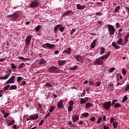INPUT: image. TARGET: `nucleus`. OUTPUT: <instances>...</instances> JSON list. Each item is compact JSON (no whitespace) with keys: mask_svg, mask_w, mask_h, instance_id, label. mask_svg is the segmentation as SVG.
Listing matches in <instances>:
<instances>
[{"mask_svg":"<svg viewBox=\"0 0 129 129\" xmlns=\"http://www.w3.org/2000/svg\"><path fill=\"white\" fill-rule=\"evenodd\" d=\"M69 104L70 106H73L74 105V101L71 100L69 102Z\"/></svg>","mask_w":129,"mask_h":129,"instance_id":"42","label":"nucleus"},{"mask_svg":"<svg viewBox=\"0 0 129 129\" xmlns=\"http://www.w3.org/2000/svg\"><path fill=\"white\" fill-rule=\"evenodd\" d=\"M114 108H118L121 107V105L119 103H116L114 105Z\"/></svg>","mask_w":129,"mask_h":129,"instance_id":"31","label":"nucleus"},{"mask_svg":"<svg viewBox=\"0 0 129 129\" xmlns=\"http://www.w3.org/2000/svg\"><path fill=\"white\" fill-rule=\"evenodd\" d=\"M95 15H96V16H102L103 14L101 12H97L95 13Z\"/></svg>","mask_w":129,"mask_h":129,"instance_id":"57","label":"nucleus"},{"mask_svg":"<svg viewBox=\"0 0 129 129\" xmlns=\"http://www.w3.org/2000/svg\"><path fill=\"white\" fill-rule=\"evenodd\" d=\"M123 41L124 45H126L128 42V35L127 34L124 38Z\"/></svg>","mask_w":129,"mask_h":129,"instance_id":"24","label":"nucleus"},{"mask_svg":"<svg viewBox=\"0 0 129 129\" xmlns=\"http://www.w3.org/2000/svg\"><path fill=\"white\" fill-rule=\"evenodd\" d=\"M110 56V51H108L107 53L102 55V56L97 58L94 61V65H102L103 64V60H106L108 57Z\"/></svg>","mask_w":129,"mask_h":129,"instance_id":"1","label":"nucleus"},{"mask_svg":"<svg viewBox=\"0 0 129 129\" xmlns=\"http://www.w3.org/2000/svg\"><path fill=\"white\" fill-rule=\"evenodd\" d=\"M17 85H12V86H11L9 90H16V89H17Z\"/></svg>","mask_w":129,"mask_h":129,"instance_id":"34","label":"nucleus"},{"mask_svg":"<svg viewBox=\"0 0 129 129\" xmlns=\"http://www.w3.org/2000/svg\"><path fill=\"white\" fill-rule=\"evenodd\" d=\"M46 63H47V61L44 58H41L39 62L40 65H44Z\"/></svg>","mask_w":129,"mask_h":129,"instance_id":"22","label":"nucleus"},{"mask_svg":"<svg viewBox=\"0 0 129 129\" xmlns=\"http://www.w3.org/2000/svg\"><path fill=\"white\" fill-rule=\"evenodd\" d=\"M83 123H84V121L81 120L78 122V124H80L81 125H83Z\"/></svg>","mask_w":129,"mask_h":129,"instance_id":"60","label":"nucleus"},{"mask_svg":"<svg viewBox=\"0 0 129 129\" xmlns=\"http://www.w3.org/2000/svg\"><path fill=\"white\" fill-rule=\"evenodd\" d=\"M115 70V68L113 67L109 70V73H112V72H113V71H114Z\"/></svg>","mask_w":129,"mask_h":129,"instance_id":"46","label":"nucleus"},{"mask_svg":"<svg viewBox=\"0 0 129 129\" xmlns=\"http://www.w3.org/2000/svg\"><path fill=\"white\" fill-rule=\"evenodd\" d=\"M71 13H72V10L67 11V12H65L63 13L62 16L63 17H64V16H68V15H70Z\"/></svg>","mask_w":129,"mask_h":129,"instance_id":"25","label":"nucleus"},{"mask_svg":"<svg viewBox=\"0 0 129 129\" xmlns=\"http://www.w3.org/2000/svg\"><path fill=\"white\" fill-rule=\"evenodd\" d=\"M110 106H111V101H110L106 102L103 104V107H104L106 110H108V109L110 108Z\"/></svg>","mask_w":129,"mask_h":129,"instance_id":"7","label":"nucleus"},{"mask_svg":"<svg viewBox=\"0 0 129 129\" xmlns=\"http://www.w3.org/2000/svg\"><path fill=\"white\" fill-rule=\"evenodd\" d=\"M16 82V77L14 76H11V77L6 82L7 84H11L12 83H15Z\"/></svg>","mask_w":129,"mask_h":129,"instance_id":"10","label":"nucleus"},{"mask_svg":"<svg viewBox=\"0 0 129 129\" xmlns=\"http://www.w3.org/2000/svg\"><path fill=\"white\" fill-rule=\"evenodd\" d=\"M108 32L110 36H113L114 33H115V28L114 27L111 25L107 24Z\"/></svg>","mask_w":129,"mask_h":129,"instance_id":"3","label":"nucleus"},{"mask_svg":"<svg viewBox=\"0 0 129 129\" xmlns=\"http://www.w3.org/2000/svg\"><path fill=\"white\" fill-rule=\"evenodd\" d=\"M7 18H10L12 19L11 21H13V22H16L19 18V14H18V13H14L13 14L7 16Z\"/></svg>","mask_w":129,"mask_h":129,"instance_id":"5","label":"nucleus"},{"mask_svg":"<svg viewBox=\"0 0 129 129\" xmlns=\"http://www.w3.org/2000/svg\"><path fill=\"white\" fill-rule=\"evenodd\" d=\"M116 44H117V45H119L120 46H124V43L123 42V39L122 38H119V40L116 42Z\"/></svg>","mask_w":129,"mask_h":129,"instance_id":"13","label":"nucleus"},{"mask_svg":"<svg viewBox=\"0 0 129 129\" xmlns=\"http://www.w3.org/2000/svg\"><path fill=\"white\" fill-rule=\"evenodd\" d=\"M50 115H51V113L48 112L45 116H44V120H45V119H47V118H48V116H50Z\"/></svg>","mask_w":129,"mask_h":129,"instance_id":"47","label":"nucleus"},{"mask_svg":"<svg viewBox=\"0 0 129 129\" xmlns=\"http://www.w3.org/2000/svg\"><path fill=\"white\" fill-rule=\"evenodd\" d=\"M89 83L90 84H91V85H94V80H93V78H90L89 80Z\"/></svg>","mask_w":129,"mask_h":129,"instance_id":"33","label":"nucleus"},{"mask_svg":"<svg viewBox=\"0 0 129 129\" xmlns=\"http://www.w3.org/2000/svg\"><path fill=\"white\" fill-rule=\"evenodd\" d=\"M25 66H26L25 63H21L18 66V68H19V69H22V68H24Z\"/></svg>","mask_w":129,"mask_h":129,"instance_id":"35","label":"nucleus"},{"mask_svg":"<svg viewBox=\"0 0 129 129\" xmlns=\"http://www.w3.org/2000/svg\"><path fill=\"white\" fill-rule=\"evenodd\" d=\"M64 29H65V26H64L63 27H59V30L60 31V32H63Z\"/></svg>","mask_w":129,"mask_h":129,"instance_id":"52","label":"nucleus"},{"mask_svg":"<svg viewBox=\"0 0 129 129\" xmlns=\"http://www.w3.org/2000/svg\"><path fill=\"white\" fill-rule=\"evenodd\" d=\"M115 102H117V99L112 100V105H113V104H114V103H115Z\"/></svg>","mask_w":129,"mask_h":129,"instance_id":"62","label":"nucleus"},{"mask_svg":"<svg viewBox=\"0 0 129 129\" xmlns=\"http://www.w3.org/2000/svg\"><path fill=\"white\" fill-rule=\"evenodd\" d=\"M100 54H101V55H103V54H104V52H105V48H104V47H101L100 48Z\"/></svg>","mask_w":129,"mask_h":129,"instance_id":"28","label":"nucleus"},{"mask_svg":"<svg viewBox=\"0 0 129 129\" xmlns=\"http://www.w3.org/2000/svg\"><path fill=\"white\" fill-rule=\"evenodd\" d=\"M75 32H76V30L75 29H72L70 32V35H73V34H74V33H75Z\"/></svg>","mask_w":129,"mask_h":129,"instance_id":"51","label":"nucleus"},{"mask_svg":"<svg viewBox=\"0 0 129 129\" xmlns=\"http://www.w3.org/2000/svg\"><path fill=\"white\" fill-rule=\"evenodd\" d=\"M112 46L114 48V49H116L117 50L118 49H120V46H119L116 43L113 42L112 43Z\"/></svg>","mask_w":129,"mask_h":129,"instance_id":"19","label":"nucleus"},{"mask_svg":"<svg viewBox=\"0 0 129 129\" xmlns=\"http://www.w3.org/2000/svg\"><path fill=\"white\" fill-rule=\"evenodd\" d=\"M38 107H39V110H43V109L42 108V106L41 105V104L39 103L38 104Z\"/></svg>","mask_w":129,"mask_h":129,"instance_id":"58","label":"nucleus"},{"mask_svg":"<svg viewBox=\"0 0 129 129\" xmlns=\"http://www.w3.org/2000/svg\"><path fill=\"white\" fill-rule=\"evenodd\" d=\"M54 55H58L59 54V50H55L54 51Z\"/></svg>","mask_w":129,"mask_h":129,"instance_id":"63","label":"nucleus"},{"mask_svg":"<svg viewBox=\"0 0 129 129\" xmlns=\"http://www.w3.org/2000/svg\"><path fill=\"white\" fill-rule=\"evenodd\" d=\"M55 109V106H51L49 109V112H53V111Z\"/></svg>","mask_w":129,"mask_h":129,"instance_id":"40","label":"nucleus"},{"mask_svg":"<svg viewBox=\"0 0 129 129\" xmlns=\"http://www.w3.org/2000/svg\"><path fill=\"white\" fill-rule=\"evenodd\" d=\"M39 5V3L37 0H35L34 1L32 2V3L30 4V8H37Z\"/></svg>","mask_w":129,"mask_h":129,"instance_id":"11","label":"nucleus"},{"mask_svg":"<svg viewBox=\"0 0 129 129\" xmlns=\"http://www.w3.org/2000/svg\"><path fill=\"white\" fill-rule=\"evenodd\" d=\"M57 107L58 109H64V105H63V100H60L57 103Z\"/></svg>","mask_w":129,"mask_h":129,"instance_id":"9","label":"nucleus"},{"mask_svg":"<svg viewBox=\"0 0 129 129\" xmlns=\"http://www.w3.org/2000/svg\"><path fill=\"white\" fill-rule=\"evenodd\" d=\"M45 121V120H41V121H40V122H39V125H42V124H43V123H44V121Z\"/></svg>","mask_w":129,"mask_h":129,"instance_id":"61","label":"nucleus"},{"mask_svg":"<svg viewBox=\"0 0 129 129\" xmlns=\"http://www.w3.org/2000/svg\"><path fill=\"white\" fill-rule=\"evenodd\" d=\"M122 73L123 75H126V70L125 69H122Z\"/></svg>","mask_w":129,"mask_h":129,"instance_id":"50","label":"nucleus"},{"mask_svg":"<svg viewBox=\"0 0 129 129\" xmlns=\"http://www.w3.org/2000/svg\"><path fill=\"white\" fill-rule=\"evenodd\" d=\"M10 86H11V85H7L6 86L4 87L3 90H4V91H6V90H8V89H9V88H10Z\"/></svg>","mask_w":129,"mask_h":129,"instance_id":"39","label":"nucleus"},{"mask_svg":"<svg viewBox=\"0 0 129 129\" xmlns=\"http://www.w3.org/2000/svg\"><path fill=\"white\" fill-rule=\"evenodd\" d=\"M46 87H52V84L51 83H46L45 85Z\"/></svg>","mask_w":129,"mask_h":129,"instance_id":"48","label":"nucleus"},{"mask_svg":"<svg viewBox=\"0 0 129 129\" xmlns=\"http://www.w3.org/2000/svg\"><path fill=\"white\" fill-rule=\"evenodd\" d=\"M18 59H20L21 60H23V61H25V60H26L27 61H30V60L29 58H24L23 56H19Z\"/></svg>","mask_w":129,"mask_h":129,"instance_id":"30","label":"nucleus"},{"mask_svg":"<svg viewBox=\"0 0 129 129\" xmlns=\"http://www.w3.org/2000/svg\"><path fill=\"white\" fill-rule=\"evenodd\" d=\"M90 120L91 121H95V117H92L90 118Z\"/></svg>","mask_w":129,"mask_h":129,"instance_id":"59","label":"nucleus"},{"mask_svg":"<svg viewBox=\"0 0 129 129\" xmlns=\"http://www.w3.org/2000/svg\"><path fill=\"white\" fill-rule=\"evenodd\" d=\"M40 29H41V26H40V25H38L35 27V30L36 32H39V31H40Z\"/></svg>","mask_w":129,"mask_h":129,"instance_id":"43","label":"nucleus"},{"mask_svg":"<svg viewBox=\"0 0 129 129\" xmlns=\"http://www.w3.org/2000/svg\"><path fill=\"white\" fill-rule=\"evenodd\" d=\"M48 72L49 73H59L60 70L57 67L51 66L48 69Z\"/></svg>","mask_w":129,"mask_h":129,"instance_id":"2","label":"nucleus"},{"mask_svg":"<svg viewBox=\"0 0 129 129\" xmlns=\"http://www.w3.org/2000/svg\"><path fill=\"white\" fill-rule=\"evenodd\" d=\"M78 68V66L75 65L74 67H70L69 69V70L72 71V70H76V69H77Z\"/></svg>","mask_w":129,"mask_h":129,"instance_id":"32","label":"nucleus"},{"mask_svg":"<svg viewBox=\"0 0 129 129\" xmlns=\"http://www.w3.org/2000/svg\"><path fill=\"white\" fill-rule=\"evenodd\" d=\"M72 50L71 47L67 48L64 51H63V53L67 54V55H70L71 54Z\"/></svg>","mask_w":129,"mask_h":129,"instance_id":"17","label":"nucleus"},{"mask_svg":"<svg viewBox=\"0 0 129 129\" xmlns=\"http://www.w3.org/2000/svg\"><path fill=\"white\" fill-rule=\"evenodd\" d=\"M42 48H44V49L47 48L49 50H53L54 48H55V45L54 44H51L49 43H46L44 44H43L42 45Z\"/></svg>","mask_w":129,"mask_h":129,"instance_id":"4","label":"nucleus"},{"mask_svg":"<svg viewBox=\"0 0 129 129\" xmlns=\"http://www.w3.org/2000/svg\"><path fill=\"white\" fill-rule=\"evenodd\" d=\"M11 74H12V70L10 69H7V74L4 77H0V80H6L10 77Z\"/></svg>","mask_w":129,"mask_h":129,"instance_id":"6","label":"nucleus"},{"mask_svg":"<svg viewBox=\"0 0 129 129\" xmlns=\"http://www.w3.org/2000/svg\"><path fill=\"white\" fill-rule=\"evenodd\" d=\"M77 9L78 10H84V9H85V6L84 5L81 6L80 4H77Z\"/></svg>","mask_w":129,"mask_h":129,"instance_id":"20","label":"nucleus"},{"mask_svg":"<svg viewBox=\"0 0 129 129\" xmlns=\"http://www.w3.org/2000/svg\"><path fill=\"white\" fill-rule=\"evenodd\" d=\"M26 83H27V82H26L25 81H23L21 82V83L20 84V85H21V86L26 85Z\"/></svg>","mask_w":129,"mask_h":129,"instance_id":"55","label":"nucleus"},{"mask_svg":"<svg viewBox=\"0 0 129 129\" xmlns=\"http://www.w3.org/2000/svg\"><path fill=\"white\" fill-rule=\"evenodd\" d=\"M8 126H11V125H13L14 123H15V120H12L10 122L7 121Z\"/></svg>","mask_w":129,"mask_h":129,"instance_id":"27","label":"nucleus"},{"mask_svg":"<svg viewBox=\"0 0 129 129\" xmlns=\"http://www.w3.org/2000/svg\"><path fill=\"white\" fill-rule=\"evenodd\" d=\"M110 122L111 123H112L114 122V117H112L110 118Z\"/></svg>","mask_w":129,"mask_h":129,"instance_id":"54","label":"nucleus"},{"mask_svg":"<svg viewBox=\"0 0 129 129\" xmlns=\"http://www.w3.org/2000/svg\"><path fill=\"white\" fill-rule=\"evenodd\" d=\"M9 115H10V114L9 113L6 112L4 115V117L5 118H7V117H8V116H9Z\"/></svg>","mask_w":129,"mask_h":129,"instance_id":"56","label":"nucleus"},{"mask_svg":"<svg viewBox=\"0 0 129 129\" xmlns=\"http://www.w3.org/2000/svg\"><path fill=\"white\" fill-rule=\"evenodd\" d=\"M30 117H31V120H37L38 119V118H39V114L36 113L33 115H31Z\"/></svg>","mask_w":129,"mask_h":129,"instance_id":"14","label":"nucleus"},{"mask_svg":"<svg viewBox=\"0 0 129 129\" xmlns=\"http://www.w3.org/2000/svg\"><path fill=\"white\" fill-rule=\"evenodd\" d=\"M119 10H120V6H118L116 7L115 10H114L113 13H118V12H119Z\"/></svg>","mask_w":129,"mask_h":129,"instance_id":"29","label":"nucleus"},{"mask_svg":"<svg viewBox=\"0 0 129 129\" xmlns=\"http://www.w3.org/2000/svg\"><path fill=\"white\" fill-rule=\"evenodd\" d=\"M104 129H109V127L108 126H106L105 125H103Z\"/></svg>","mask_w":129,"mask_h":129,"instance_id":"64","label":"nucleus"},{"mask_svg":"<svg viewBox=\"0 0 129 129\" xmlns=\"http://www.w3.org/2000/svg\"><path fill=\"white\" fill-rule=\"evenodd\" d=\"M95 84H96V86H97V87L100 86V84H101V82H100V81H97L95 83Z\"/></svg>","mask_w":129,"mask_h":129,"instance_id":"53","label":"nucleus"},{"mask_svg":"<svg viewBox=\"0 0 129 129\" xmlns=\"http://www.w3.org/2000/svg\"><path fill=\"white\" fill-rule=\"evenodd\" d=\"M86 103V100L84 98H81L80 104H85Z\"/></svg>","mask_w":129,"mask_h":129,"instance_id":"37","label":"nucleus"},{"mask_svg":"<svg viewBox=\"0 0 129 129\" xmlns=\"http://www.w3.org/2000/svg\"><path fill=\"white\" fill-rule=\"evenodd\" d=\"M31 39H32V36L30 35L26 37V38L25 39V45L26 48H28V47H29L30 44H31Z\"/></svg>","mask_w":129,"mask_h":129,"instance_id":"8","label":"nucleus"},{"mask_svg":"<svg viewBox=\"0 0 129 129\" xmlns=\"http://www.w3.org/2000/svg\"><path fill=\"white\" fill-rule=\"evenodd\" d=\"M12 69H17V66L14 63H11Z\"/></svg>","mask_w":129,"mask_h":129,"instance_id":"45","label":"nucleus"},{"mask_svg":"<svg viewBox=\"0 0 129 129\" xmlns=\"http://www.w3.org/2000/svg\"><path fill=\"white\" fill-rule=\"evenodd\" d=\"M72 118L73 119V122H77L79 120V115L75 114L73 115Z\"/></svg>","mask_w":129,"mask_h":129,"instance_id":"12","label":"nucleus"},{"mask_svg":"<svg viewBox=\"0 0 129 129\" xmlns=\"http://www.w3.org/2000/svg\"><path fill=\"white\" fill-rule=\"evenodd\" d=\"M126 100H127V97L126 96H124L122 100V103L125 102V101H126Z\"/></svg>","mask_w":129,"mask_h":129,"instance_id":"41","label":"nucleus"},{"mask_svg":"<svg viewBox=\"0 0 129 129\" xmlns=\"http://www.w3.org/2000/svg\"><path fill=\"white\" fill-rule=\"evenodd\" d=\"M60 27H62V24H58L56 26H55L54 28V32L55 34H57V31Z\"/></svg>","mask_w":129,"mask_h":129,"instance_id":"21","label":"nucleus"},{"mask_svg":"<svg viewBox=\"0 0 129 129\" xmlns=\"http://www.w3.org/2000/svg\"><path fill=\"white\" fill-rule=\"evenodd\" d=\"M93 105V104H92L91 103H86L85 105V108L86 109H88L89 108H90L91 106H92Z\"/></svg>","mask_w":129,"mask_h":129,"instance_id":"23","label":"nucleus"},{"mask_svg":"<svg viewBox=\"0 0 129 129\" xmlns=\"http://www.w3.org/2000/svg\"><path fill=\"white\" fill-rule=\"evenodd\" d=\"M75 59L78 61V62H82V61L83 60V58H82V56L79 54H77L75 56Z\"/></svg>","mask_w":129,"mask_h":129,"instance_id":"16","label":"nucleus"},{"mask_svg":"<svg viewBox=\"0 0 129 129\" xmlns=\"http://www.w3.org/2000/svg\"><path fill=\"white\" fill-rule=\"evenodd\" d=\"M73 109V106H69L68 108V111L69 114H70V112L72 111V109Z\"/></svg>","mask_w":129,"mask_h":129,"instance_id":"36","label":"nucleus"},{"mask_svg":"<svg viewBox=\"0 0 129 129\" xmlns=\"http://www.w3.org/2000/svg\"><path fill=\"white\" fill-rule=\"evenodd\" d=\"M57 62L59 66H63V65L66 64V60H58Z\"/></svg>","mask_w":129,"mask_h":129,"instance_id":"15","label":"nucleus"},{"mask_svg":"<svg viewBox=\"0 0 129 129\" xmlns=\"http://www.w3.org/2000/svg\"><path fill=\"white\" fill-rule=\"evenodd\" d=\"M102 120V117H100L98 119L97 121L96 122L97 124H99L100 122H101V121Z\"/></svg>","mask_w":129,"mask_h":129,"instance_id":"38","label":"nucleus"},{"mask_svg":"<svg viewBox=\"0 0 129 129\" xmlns=\"http://www.w3.org/2000/svg\"><path fill=\"white\" fill-rule=\"evenodd\" d=\"M22 80H23V78L21 77H17V82H18V83H20Z\"/></svg>","mask_w":129,"mask_h":129,"instance_id":"44","label":"nucleus"},{"mask_svg":"<svg viewBox=\"0 0 129 129\" xmlns=\"http://www.w3.org/2000/svg\"><path fill=\"white\" fill-rule=\"evenodd\" d=\"M117 125H118V122H117V121H114L113 122V127H114V128H117Z\"/></svg>","mask_w":129,"mask_h":129,"instance_id":"26","label":"nucleus"},{"mask_svg":"<svg viewBox=\"0 0 129 129\" xmlns=\"http://www.w3.org/2000/svg\"><path fill=\"white\" fill-rule=\"evenodd\" d=\"M83 116H84L85 117H86V116H89V114L87 112H85L82 114Z\"/></svg>","mask_w":129,"mask_h":129,"instance_id":"49","label":"nucleus"},{"mask_svg":"<svg viewBox=\"0 0 129 129\" xmlns=\"http://www.w3.org/2000/svg\"><path fill=\"white\" fill-rule=\"evenodd\" d=\"M96 42H97V39H94L92 43H91V48L94 49L95 47V45H96Z\"/></svg>","mask_w":129,"mask_h":129,"instance_id":"18","label":"nucleus"}]
</instances>
